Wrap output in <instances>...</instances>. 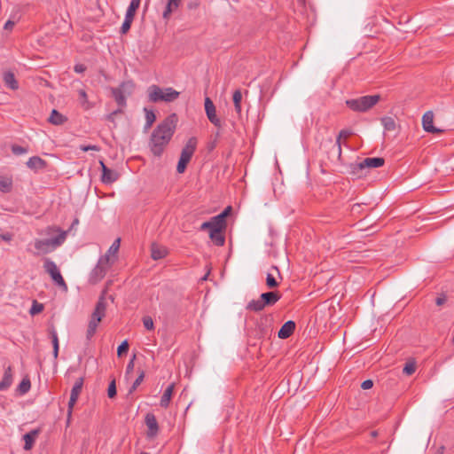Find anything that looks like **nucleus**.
Segmentation results:
<instances>
[{
    "label": "nucleus",
    "instance_id": "nucleus-51",
    "mask_svg": "<svg viewBox=\"0 0 454 454\" xmlns=\"http://www.w3.org/2000/svg\"><path fill=\"white\" fill-rule=\"evenodd\" d=\"M12 152L15 155H20V154L27 153V149L23 147V146L18 145H13L12 146Z\"/></svg>",
    "mask_w": 454,
    "mask_h": 454
},
{
    "label": "nucleus",
    "instance_id": "nucleus-42",
    "mask_svg": "<svg viewBox=\"0 0 454 454\" xmlns=\"http://www.w3.org/2000/svg\"><path fill=\"white\" fill-rule=\"evenodd\" d=\"M189 163L188 160H186L184 158H182L180 156L177 166H176V171L179 174H182L185 171L187 164Z\"/></svg>",
    "mask_w": 454,
    "mask_h": 454
},
{
    "label": "nucleus",
    "instance_id": "nucleus-31",
    "mask_svg": "<svg viewBox=\"0 0 454 454\" xmlns=\"http://www.w3.org/2000/svg\"><path fill=\"white\" fill-rule=\"evenodd\" d=\"M140 3H141V0H131L130 4L127 9L125 17L134 20L136 12L140 6Z\"/></svg>",
    "mask_w": 454,
    "mask_h": 454
},
{
    "label": "nucleus",
    "instance_id": "nucleus-6",
    "mask_svg": "<svg viewBox=\"0 0 454 454\" xmlns=\"http://www.w3.org/2000/svg\"><path fill=\"white\" fill-rule=\"evenodd\" d=\"M111 266L110 258L108 254H105L98 259L97 265L91 270L90 274V282L91 284H97L101 281L108 269Z\"/></svg>",
    "mask_w": 454,
    "mask_h": 454
},
{
    "label": "nucleus",
    "instance_id": "nucleus-22",
    "mask_svg": "<svg viewBox=\"0 0 454 454\" xmlns=\"http://www.w3.org/2000/svg\"><path fill=\"white\" fill-rule=\"evenodd\" d=\"M27 166L33 170L43 169L46 168L47 162L39 156H33L27 161Z\"/></svg>",
    "mask_w": 454,
    "mask_h": 454
},
{
    "label": "nucleus",
    "instance_id": "nucleus-2",
    "mask_svg": "<svg viewBox=\"0 0 454 454\" xmlns=\"http://www.w3.org/2000/svg\"><path fill=\"white\" fill-rule=\"evenodd\" d=\"M55 232L58 233L55 238L46 239H37L34 241V247L36 250L35 252H33L34 255L49 254L65 242L67 236V231H61L60 228L57 226H49L45 230V234L47 235H51Z\"/></svg>",
    "mask_w": 454,
    "mask_h": 454
},
{
    "label": "nucleus",
    "instance_id": "nucleus-26",
    "mask_svg": "<svg viewBox=\"0 0 454 454\" xmlns=\"http://www.w3.org/2000/svg\"><path fill=\"white\" fill-rule=\"evenodd\" d=\"M363 160L365 170L367 168H376L382 167L385 163V160L381 157L365 158Z\"/></svg>",
    "mask_w": 454,
    "mask_h": 454
},
{
    "label": "nucleus",
    "instance_id": "nucleus-1",
    "mask_svg": "<svg viewBox=\"0 0 454 454\" xmlns=\"http://www.w3.org/2000/svg\"><path fill=\"white\" fill-rule=\"evenodd\" d=\"M177 121L178 117L176 114H171L153 129L150 137L149 146L154 156L160 157L162 155L175 133Z\"/></svg>",
    "mask_w": 454,
    "mask_h": 454
},
{
    "label": "nucleus",
    "instance_id": "nucleus-63",
    "mask_svg": "<svg viewBox=\"0 0 454 454\" xmlns=\"http://www.w3.org/2000/svg\"><path fill=\"white\" fill-rule=\"evenodd\" d=\"M59 348H53V356H54L55 358H57V357H58V355H59Z\"/></svg>",
    "mask_w": 454,
    "mask_h": 454
},
{
    "label": "nucleus",
    "instance_id": "nucleus-44",
    "mask_svg": "<svg viewBox=\"0 0 454 454\" xmlns=\"http://www.w3.org/2000/svg\"><path fill=\"white\" fill-rule=\"evenodd\" d=\"M144 378H145V372L144 371H141L138 377L136 379V380L133 382L130 389H129V393H132L133 391H135L137 389V387L142 383V381L144 380Z\"/></svg>",
    "mask_w": 454,
    "mask_h": 454
},
{
    "label": "nucleus",
    "instance_id": "nucleus-34",
    "mask_svg": "<svg viewBox=\"0 0 454 454\" xmlns=\"http://www.w3.org/2000/svg\"><path fill=\"white\" fill-rule=\"evenodd\" d=\"M380 121L386 130L392 131L395 129V121L392 117L385 116Z\"/></svg>",
    "mask_w": 454,
    "mask_h": 454
},
{
    "label": "nucleus",
    "instance_id": "nucleus-59",
    "mask_svg": "<svg viewBox=\"0 0 454 454\" xmlns=\"http://www.w3.org/2000/svg\"><path fill=\"white\" fill-rule=\"evenodd\" d=\"M361 205L360 204H354L351 207L352 212H358Z\"/></svg>",
    "mask_w": 454,
    "mask_h": 454
},
{
    "label": "nucleus",
    "instance_id": "nucleus-3",
    "mask_svg": "<svg viewBox=\"0 0 454 454\" xmlns=\"http://www.w3.org/2000/svg\"><path fill=\"white\" fill-rule=\"evenodd\" d=\"M281 297L282 295L278 291L262 293L258 299L250 301L247 304L246 309L251 312H261L266 307L275 305Z\"/></svg>",
    "mask_w": 454,
    "mask_h": 454
},
{
    "label": "nucleus",
    "instance_id": "nucleus-47",
    "mask_svg": "<svg viewBox=\"0 0 454 454\" xmlns=\"http://www.w3.org/2000/svg\"><path fill=\"white\" fill-rule=\"evenodd\" d=\"M143 325H144L145 328L149 331L153 330V328H154L153 320L149 316L143 317Z\"/></svg>",
    "mask_w": 454,
    "mask_h": 454
},
{
    "label": "nucleus",
    "instance_id": "nucleus-49",
    "mask_svg": "<svg viewBox=\"0 0 454 454\" xmlns=\"http://www.w3.org/2000/svg\"><path fill=\"white\" fill-rule=\"evenodd\" d=\"M77 400H78V398L70 396V399L68 402V409H67V424L70 421L72 411H73L74 406L75 403L77 402Z\"/></svg>",
    "mask_w": 454,
    "mask_h": 454
},
{
    "label": "nucleus",
    "instance_id": "nucleus-28",
    "mask_svg": "<svg viewBox=\"0 0 454 454\" xmlns=\"http://www.w3.org/2000/svg\"><path fill=\"white\" fill-rule=\"evenodd\" d=\"M67 121V118L60 114L56 109H53L51 113L48 121L53 125H62Z\"/></svg>",
    "mask_w": 454,
    "mask_h": 454
},
{
    "label": "nucleus",
    "instance_id": "nucleus-12",
    "mask_svg": "<svg viewBox=\"0 0 454 454\" xmlns=\"http://www.w3.org/2000/svg\"><path fill=\"white\" fill-rule=\"evenodd\" d=\"M99 164L102 170L101 181L103 184H111L119 178V174L107 168L103 160H99Z\"/></svg>",
    "mask_w": 454,
    "mask_h": 454
},
{
    "label": "nucleus",
    "instance_id": "nucleus-17",
    "mask_svg": "<svg viewBox=\"0 0 454 454\" xmlns=\"http://www.w3.org/2000/svg\"><path fill=\"white\" fill-rule=\"evenodd\" d=\"M168 254V250L166 247L153 243L151 246V257L157 261L165 258Z\"/></svg>",
    "mask_w": 454,
    "mask_h": 454
},
{
    "label": "nucleus",
    "instance_id": "nucleus-54",
    "mask_svg": "<svg viewBox=\"0 0 454 454\" xmlns=\"http://www.w3.org/2000/svg\"><path fill=\"white\" fill-rule=\"evenodd\" d=\"M447 301L446 295L441 294L435 299V303L437 306L443 305Z\"/></svg>",
    "mask_w": 454,
    "mask_h": 454
},
{
    "label": "nucleus",
    "instance_id": "nucleus-16",
    "mask_svg": "<svg viewBox=\"0 0 454 454\" xmlns=\"http://www.w3.org/2000/svg\"><path fill=\"white\" fill-rule=\"evenodd\" d=\"M351 135V132L347 129H342L340 131L338 137H336L335 144L333 145L331 151L336 155L337 160H340L341 158V145L340 139L342 137L347 138Z\"/></svg>",
    "mask_w": 454,
    "mask_h": 454
},
{
    "label": "nucleus",
    "instance_id": "nucleus-57",
    "mask_svg": "<svg viewBox=\"0 0 454 454\" xmlns=\"http://www.w3.org/2000/svg\"><path fill=\"white\" fill-rule=\"evenodd\" d=\"M15 23L12 20H7L4 24V28L6 30H11L14 27Z\"/></svg>",
    "mask_w": 454,
    "mask_h": 454
},
{
    "label": "nucleus",
    "instance_id": "nucleus-11",
    "mask_svg": "<svg viewBox=\"0 0 454 454\" xmlns=\"http://www.w3.org/2000/svg\"><path fill=\"white\" fill-rule=\"evenodd\" d=\"M106 301L104 295H101L97 301L94 311L91 314L90 319L100 323L102 318L106 316Z\"/></svg>",
    "mask_w": 454,
    "mask_h": 454
},
{
    "label": "nucleus",
    "instance_id": "nucleus-32",
    "mask_svg": "<svg viewBox=\"0 0 454 454\" xmlns=\"http://www.w3.org/2000/svg\"><path fill=\"white\" fill-rule=\"evenodd\" d=\"M235 111L239 114L241 113L242 93L240 90H236L232 95Z\"/></svg>",
    "mask_w": 454,
    "mask_h": 454
},
{
    "label": "nucleus",
    "instance_id": "nucleus-10",
    "mask_svg": "<svg viewBox=\"0 0 454 454\" xmlns=\"http://www.w3.org/2000/svg\"><path fill=\"white\" fill-rule=\"evenodd\" d=\"M282 280L281 273L277 266H271L270 270L267 273L266 286L269 289H274L279 286Z\"/></svg>",
    "mask_w": 454,
    "mask_h": 454
},
{
    "label": "nucleus",
    "instance_id": "nucleus-29",
    "mask_svg": "<svg viewBox=\"0 0 454 454\" xmlns=\"http://www.w3.org/2000/svg\"><path fill=\"white\" fill-rule=\"evenodd\" d=\"M38 433H39V430L35 429V430H32V431L27 433L26 434H24V436H23V439L25 441L24 449L26 450H28L32 448Z\"/></svg>",
    "mask_w": 454,
    "mask_h": 454
},
{
    "label": "nucleus",
    "instance_id": "nucleus-64",
    "mask_svg": "<svg viewBox=\"0 0 454 454\" xmlns=\"http://www.w3.org/2000/svg\"><path fill=\"white\" fill-rule=\"evenodd\" d=\"M378 434H379V433H378V431H376V430L372 431V432L370 433V434H371V436H372V438L377 437V436H378Z\"/></svg>",
    "mask_w": 454,
    "mask_h": 454
},
{
    "label": "nucleus",
    "instance_id": "nucleus-21",
    "mask_svg": "<svg viewBox=\"0 0 454 454\" xmlns=\"http://www.w3.org/2000/svg\"><path fill=\"white\" fill-rule=\"evenodd\" d=\"M3 81L7 88L12 90H17L19 89V82L12 72H4L3 75Z\"/></svg>",
    "mask_w": 454,
    "mask_h": 454
},
{
    "label": "nucleus",
    "instance_id": "nucleus-20",
    "mask_svg": "<svg viewBox=\"0 0 454 454\" xmlns=\"http://www.w3.org/2000/svg\"><path fill=\"white\" fill-rule=\"evenodd\" d=\"M181 4L182 0H167V4L162 13V18L165 20H168L170 19L172 12L176 11Z\"/></svg>",
    "mask_w": 454,
    "mask_h": 454
},
{
    "label": "nucleus",
    "instance_id": "nucleus-55",
    "mask_svg": "<svg viewBox=\"0 0 454 454\" xmlns=\"http://www.w3.org/2000/svg\"><path fill=\"white\" fill-rule=\"evenodd\" d=\"M74 70L76 73H83L86 70V67L83 64H76L74 67Z\"/></svg>",
    "mask_w": 454,
    "mask_h": 454
},
{
    "label": "nucleus",
    "instance_id": "nucleus-27",
    "mask_svg": "<svg viewBox=\"0 0 454 454\" xmlns=\"http://www.w3.org/2000/svg\"><path fill=\"white\" fill-rule=\"evenodd\" d=\"M225 230H213L209 233V238L218 247H222L224 245L225 237L223 235V231Z\"/></svg>",
    "mask_w": 454,
    "mask_h": 454
},
{
    "label": "nucleus",
    "instance_id": "nucleus-5",
    "mask_svg": "<svg viewBox=\"0 0 454 454\" xmlns=\"http://www.w3.org/2000/svg\"><path fill=\"white\" fill-rule=\"evenodd\" d=\"M380 100V95H367L346 100V106L354 112L364 113L372 109Z\"/></svg>",
    "mask_w": 454,
    "mask_h": 454
},
{
    "label": "nucleus",
    "instance_id": "nucleus-52",
    "mask_svg": "<svg viewBox=\"0 0 454 454\" xmlns=\"http://www.w3.org/2000/svg\"><path fill=\"white\" fill-rule=\"evenodd\" d=\"M80 150H82V152H88V151L98 152L100 150V148H99V146L95 145H80Z\"/></svg>",
    "mask_w": 454,
    "mask_h": 454
},
{
    "label": "nucleus",
    "instance_id": "nucleus-43",
    "mask_svg": "<svg viewBox=\"0 0 454 454\" xmlns=\"http://www.w3.org/2000/svg\"><path fill=\"white\" fill-rule=\"evenodd\" d=\"M231 210V207H227L222 213H220L219 215H215L216 216V219L218 221H220L222 223H223L225 226H226V217L228 216V215L230 214Z\"/></svg>",
    "mask_w": 454,
    "mask_h": 454
},
{
    "label": "nucleus",
    "instance_id": "nucleus-48",
    "mask_svg": "<svg viewBox=\"0 0 454 454\" xmlns=\"http://www.w3.org/2000/svg\"><path fill=\"white\" fill-rule=\"evenodd\" d=\"M50 335L51 338L53 348H59L58 334L54 327H51V329L50 330Z\"/></svg>",
    "mask_w": 454,
    "mask_h": 454
},
{
    "label": "nucleus",
    "instance_id": "nucleus-8",
    "mask_svg": "<svg viewBox=\"0 0 454 454\" xmlns=\"http://www.w3.org/2000/svg\"><path fill=\"white\" fill-rule=\"evenodd\" d=\"M43 269L45 272H47L51 276L52 281L57 286H59L64 291H67V285L65 282L57 264L52 260H51L50 258H44Z\"/></svg>",
    "mask_w": 454,
    "mask_h": 454
},
{
    "label": "nucleus",
    "instance_id": "nucleus-18",
    "mask_svg": "<svg viewBox=\"0 0 454 454\" xmlns=\"http://www.w3.org/2000/svg\"><path fill=\"white\" fill-rule=\"evenodd\" d=\"M295 330V323L292 320L286 322L278 333V337L279 339H287L289 338Z\"/></svg>",
    "mask_w": 454,
    "mask_h": 454
},
{
    "label": "nucleus",
    "instance_id": "nucleus-14",
    "mask_svg": "<svg viewBox=\"0 0 454 454\" xmlns=\"http://www.w3.org/2000/svg\"><path fill=\"white\" fill-rule=\"evenodd\" d=\"M197 147V138L192 137H190L184 148L181 151L180 156L184 158L186 160L190 162L195 150Z\"/></svg>",
    "mask_w": 454,
    "mask_h": 454
},
{
    "label": "nucleus",
    "instance_id": "nucleus-19",
    "mask_svg": "<svg viewBox=\"0 0 454 454\" xmlns=\"http://www.w3.org/2000/svg\"><path fill=\"white\" fill-rule=\"evenodd\" d=\"M348 172L356 178H360L366 175L365 167L364 166V160L360 162L350 163L348 166Z\"/></svg>",
    "mask_w": 454,
    "mask_h": 454
},
{
    "label": "nucleus",
    "instance_id": "nucleus-4",
    "mask_svg": "<svg viewBox=\"0 0 454 454\" xmlns=\"http://www.w3.org/2000/svg\"><path fill=\"white\" fill-rule=\"evenodd\" d=\"M147 92L149 101L153 103L160 101L173 102L177 99L180 95V92L171 87L161 89L158 85L154 84L148 88Z\"/></svg>",
    "mask_w": 454,
    "mask_h": 454
},
{
    "label": "nucleus",
    "instance_id": "nucleus-58",
    "mask_svg": "<svg viewBox=\"0 0 454 454\" xmlns=\"http://www.w3.org/2000/svg\"><path fill=\"white\" fill-rule=\"evenodd\" d=\"M209 230V221L203 223L200 225V231Z\"/></svg>",
    "mask_w": 454,
    "mask_h": 454
},
{
    "label": "nucleus",
    "instance_id": "nucleus-24",
    "mask_svg": "<svg viewBox=\"0 0 454 454\" xmlns=\"http://www.w3.org/2000/svg\"><path fill=\"white\" fill-rule=\"evenodd\" d=\"M77 92H78V102H79L81 107L85 111L91 109L94 106V105L89 101L88 95H87L86 91L83 89H80L77 90Z\"/></svg>",
    "mask_w": 454,
    "mask_h": 454
},
{
    "label": "nucleus",
    "instance_id": "nucleus-36",
    "mask_svg": "<svg viewBox=\"0 0 454 454\" xmlns=\"http://www.w3.org/2000/svg\"><path fill=\"white\" fill-rule=\"evenodd\" d=\"M31 387V382L28 378H24L18 386V391L24 395L29 391Z\"/></svg>",
    "mask_w": 454,
    "mask_h": 454
},
{
    "label": "nucleus",
    "instance_id": "nucleus-33",
    "mask_svg": "<svg viewBox=\"0 0 454 454\" xmlns=\"http://www.w3.org/2000/svg\"><path fill=\"white\" fill-rule=\"evenodd\" d=\"M83 387V378H79L72 387L70 396L78 398Z\"/></svg>",
    "mask_w": 454,
    "mask_h": 454
},
{
    "label": "nucleus",
    "instance_id": "nucleus-7",
    "mask_svg": "<svg viewBox=\"0 0 454 454\" xmlns=\"http://www.w3.org/2000/svg\"><path fill=\"white\" fill-rule=\"evenodd\" d=\"M133 89L134 83L131 81L123 82L119 87L111 89L112 95L120 107L126 106L127 95H130Z\"/></svg>",
    "mask_w": 454,
    "mask_h": 454
},
{
    "label": "nucleus",
    "instance_id": "nucleus-35",
    "mask_svg": "<svg viewBox=\"0 0 454 454\" xmlns=\"http://www.w3.org/2000/svg\"><path fill=\"white\" fill-rule=\"evenodd\" d=\"M98 324V322L90 319L86 333V338L88 340H90L96 333Z\"/></svg>",
    "mask_w": 454,
    "mask_h": 454
},
{
    "label": "nucleus",
    "instance_id": "nucleus-62",
    "mask_svg": "<svg viewBox=\"0 0 454 454\" xmlns=\"http://www.w3.org/2000/svg\"><path fill=\"white\" fill-rule=\"evenodd\" d=\"M122 108H123V107H120V106H119V108H118L117 110H115V111L112 112V113H113V114H114V115L115 116L116 114H121V113H122Z\"/></svg>",
    "mask_w": 454,
    "mask_h": 454
},
{
    "label": "nucleus",
    "instance_id": "nucleus-9",
    "mask_svg": "<svg viewBox=\"0 0 454 454\" xmlns=\"http://www.w3.org/2000/svg\"><path fill=\"white\" fill-rule=\"evenodd\" d=\"M205 111L209 121L217 128L222 127L221 120L216 116V109L213 101L209 98H205Z\"/></svg>",
    "mask_w": 454,
    "mask_h": 454
},
{
    "label": "nucleus",
    "instance_id": "nucleus-60",
    "mask_svg": "<svg viewBox=\"0 0 454 454\" xmlns=\"http://www.w3.org/2000/svg\"><path fill=\"white\" fill-rule=\"evenodd\" d=\"M2 239H3L4 240L10 241V240L12 239V235H11V234H9V233H7V234H4V235H2Z\"/></svg>",
    "mask_w": 454,
    "mask_h": 454
},
{
    "label": "nucleus",
    "instance_id": "nucleus-39",
    "mask_svg": "<svg viewBox=\"0 0 454 454\" xmlns=\"http://www.w3.org/2000/svg\"><path fill=\"white\" fill-rule=\"evenodd\" d=\"M146 125L145 128H150L156 120V115L152 110L145 108Z\"/></svg>",
    "mask_w": 454,
    "mask_h": 454
},
{
    "label": "nucleus",
    "instance_id": "nucleus-41",
    "mask_svg": "<svg viewBox=\"0 0 454 454\" xmlns=\"http://www.w3.org/2000/svg\"><path fill=\"white\" fill-rule=\"evenodd\" d=\"M416 371V364L414 362H408L405 364L403 372L408 376L413 374Z\"/></svg>",
    "mask_w": 454,
    "mask_h": 454
},
{
    "label": "nucleus",
    "instance_id": "nucleus-45",
    "mask_svg": "<svg viewBox=\"0 0 454 454\" xmlns=\"http://www.w3.org/2000/svg\"><path fill=\"white\" fill-rule=\"evenodd\" d=\"M120 243H121V239H115L114 241V243L111 245V247H109L106 254H108L110 256V254H116L119 251Z\"/></svg>",
    "mask_w": 454,
    "mask_h": 454
},
{
    "label": "nucleus",
    "instance_id": "nucleus-13",
    "mask_svg": "<svg viewBox=\"0 0 454 454\" xmlns=\"http://www.w3.org/2000/svg\"><path fill=\"white\" fill-rule=\"evenodd\" d=\"M434 114L431 111H428L424 114L422 117V126L425 131L429 133H441L442 129L435 128L434 125Z\"/></svg>",
    "mask_w": 454,
    "mask_h": 454
},
{
    "label": "nucleus",
    "instance_id": "nucleus-23",
    "mask_svg": "<svg viewBox=\"0 0 454 454\" xmlns=\"http://www.w3.org/2000/svg\"><path fill=\"white\" fill-rule=\"evenodd\" d=\"M12 383V367L8 366L4 372L2 380L0 381V391H4L10 387Z\"/></svg>",
    "mask_w": 454,
    "mask_h": 454
},
{
    "label": "nucleus",
    "instance_id": "nucleus-15",
    "mask_svg": "<svg viewBox=\"0 0 454 454\" xmlns=\"http://www.w3.org/2000/svg\"><path fill=\"white\" fill-rule=\"evenodd\" d=\"M145 422L148 427L147 436L154 437L159 432V425L156 417L153 413H147L145 418Z\"/></svg>",
    "mask_w": 454,
    "mask_h": 454
},
{
    "label": "nucleus",
    "instance_id": "nucleus-46",
    "mask_svg": "<svg viewBox=\"0 0 454 454\" xmlns=\"http://www.w3.org/2000/svg\"><path fill=\"white\" fill-rule=\"evenodd\" d=\"M129 350V342L128 340H123L117 348L118 356H121L123 354L127 353Z\"/></svg>",
    "mask_w": 454,
    "mask_h": 454
},
{
    "label": "nucleus",
    "instance_id": "nucleus-50",
    "mask_svg": "<svg viewBox=\"0 0 454 454\" xmlns=\"http://www.w3.org/2000/svg\"><path fill=\"white\" fill-rule=\"evenodd\" d=\"M116 385L115 380H112L108 386L107 395L109 398H114L116 395Z\"/></svg>",
    "mask_w": 454,
    "mask_h": 454
},
{
    "label": "nucleus",
    "instance_id": "nucleus-25",
    "mask_svg": "<svg viewBox=\"0 0 454 454\" xmlns=\"http://www.w3.org/2000/svg\"><path fill=\"white\" fill-rule=\"evenodd\" d=\"M174 388H175V384L172 383L169 386H168V387L165 389V391L160 398V404L161 407L166 409L169 406L170 400H171V397H172V395L174 392Z\"/></svg>",
    "mask_w": 454,
    "mask_h": 454
},
{
    "label": "nucleus",
    "instance_id": "nucleus-40",
    "mask_svg": "<svg viewBox=\"0 0 454 454\" xmlns=\"http://www.w3.org/2000/svg\"><path fill=\"white\" fill-rule=\"evenodd\" d=\"M132 22H133V19L127 18V17L124 18V21H123V23L121 27V30H120L121 35H125L129 32Z\"/></svg>",
    "mask_w": 454,
    "mask_h": 454
},
{
    "label": "nucleus",
    "instance_id": "nucleus-53",
    "mask_svg": "<svg viewBox=\"0 0 454 454\" xmlns=\"http://www.w3.org/2000/svg\"><path fill=\"white\" fill-rule=\"evenodd\" d=\"M372 386H373V382L372 380H366L363 381L361 384V387L364 390L372 388Z\"/></svg>",
    "mask_w": 454,
    "mask_h": 454
},
{
    "label": "nucleus",
    "instance_id": "nucleus-56",
    "mask_svg": "<svg viewBox=\"0 0 454 454\" xmlns=\"http://www.w3.org/2000/svg\"><path fill=\"white\" fill-rule=\"evenodd\" d=\"M136 356L134 355L133 358L129 362V364H127V367H126V373H129L133 371L134 369V359H135Z\"/></svg>",
    "mask_w": 454,
    "mask_h": 454
},
{
    "label": "nucleus",
    "instance_id": "nucleus-38",
    "mask_svg": "<svg viewBox=\"0 0 454 454\" xmlns=\"http://www.w3.org/2000/svg\"><path fill=\"white\" fill-rule=\"evenodd\" d=\"M43 304L38 302L37 301L34 300L32 306L29 309V313L31 316L37 315L41 313L43 310Z\"/></svg>",
    "mask_w": 454,
    "mask_h": 454
},
{
    "label": "nucleus",
    "instance_id": "nucleus-61",
    "mask_svg": "<svg viewBox=\"0 0 454 454\" xmlns=\"http://www.w3.org/2000/svg\"><path fill=\"white\" fill-rule=\"evenodd\" d=\"M106 119L110 121H114V115L113 113L109 114L106 117Z\"/></svg>",
    "mask_w": 454,
    "mask_h": 454
},
{
    "label": "nucleus",
    "instance_id": "nucleus-30",
    "mask_svg": "<svg viewBox=\"0 0 454 454\" xmlns=\"http://www.w3.org/2000/svg\"><path fill=\"white\" fill-rule=\"evenodd\" d=\"M12 189V179L9 176H0V191L8 193Z\"/></svg>",
    "mask_w": 454,
    "mask_h": 454
},
{
    "label": "nucleus",
    "instance_id": "nucleus-37",
    "mask_svg": "<svg viewBox=\"0 0 454 454\" xmlns=\"http://www.w3.org/2000/svg\"><path fill=\"white\" fill-rule=\"evenodd\" d=\"M225 230L226 226L216 219V216L212 217L209 220V232L213 230Z\"/></svg>",
    "mask_w": 454,
    "mask_h": 454
}]
</instances>
